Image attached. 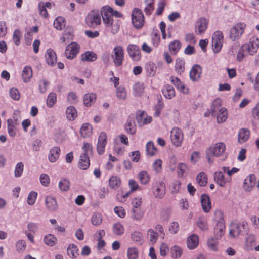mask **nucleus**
<instances>
[{"label": "nucleus", "instance_id": "4468645a", "mask_svg": "<svg viewBox=\"0 0 259 259\" xmlns=\"http://www.w3.org/2000/svg\"><path fill=\"white\" fill-rule=\"evenodd\" d=\"M208 20L204 17L199 18L195 24V31L198 35L203 34L208 28Z\"/></svg>", "mask_w": 259, "mask_h": 259}, {"label": "nucleus", "instance_id": "49530a36", "mask_svg": "<svg viewBox=\"0 0 259 259\" xmlns=\"http://www.w3.org/2000/svg\"><path fill=\"white\" fill-rule=\"evenodd\" d=\"M90 160L89 157L86 156H80L79 162L78 167L82 170H87L90 166Z\"/></svg>", "mask_w": 259, "mask_h": 259}, {"label": "nucleus", "instance_id": "7ed1b4c3", "mask_svg": "<svg viewBox=\"0 0 259 259\" xmlns=\"http://www.w3.org/2000/svg\"><path fill=\"white\" fill-rule=\"evenodd\" d=\"M226 145L224 142H218L212 144L206 150V157L209 164L214 162V157L223 155L226 151Z\"/></svg>", "mask_w": 259, "mask_h": 259}, {"label": "nucleus", "instance_id": "0eeeda50", "mask_svg": "<svg viewBox=\"0 0 259 259\" xmlns=\"http://www.w3.org/2000/svg\"><path fill=\"white\" fill-rule=\"evenodd\" d=\"M246 24L243 22L235 24L230 28L229 37L232 41H236L241 38L246 28Z\"/></svg>", "mask_w": 259, "mask_h": 259}, {"label": "nucleus", "instance_id": "f257e3e1", "mask_svg": "<svg viewBox=\"0 0 259 259\" xmlns=\"http://www.w3.org/2000/svg\"><path fill=\"white\" fill-rule=\"evenodd\" d=\"M259 49V38L253 36L249 40L242 44L236 55V60L239 62L243 61L249 56H254L257 53Z\"/></svg>", "mask_w": 259, "mask_h": 259}, {"label": "nucleus", "instance_id": "393cba45", "mask_svg": "<svg viewBox=\"0 0 259 259\" xmlns=\"http://www.w3.org/2000/svg\"><path fill=\"white\" fill-rule=\"evenodd\" d=\"M199 244V237L197 235L193 234L187 238V246L189 249H195Z\"/></svg>", "mask_w": 259, "mask_h": 259}, {"label": "nucleus", "instance_id": "b1692460", "mask_svg": "<svg viewBox=\"0 0 259 259\" xmlns=\"http://www.w3.org/2000/svg\"><path fill=\"white\" fill-rule=\"evenodd\" d=\"M222 171L215 172L214 175L216 183L221 187H225L227 183L231 182V178H225Z\"/></svg>", "mask_w": 259, "mask_h": 259}, {"label": "nucleus", "instance_id": "0e129e2a", "mask_svg": "<svg viewBox=\"0 0 259 259\" xmlns=\"http://www.w3.org/2000/svg\"><path fill=\"white\" fill-rule=\"evenodd\" d=\"M116 95L120 100H125L126 98L127 94L124 87L120 86L116 89Z\"/></svg>", "mask_w": 259, "mask_h": 259}, {"label": "nucleus", "instance_id": "cd10ccee", "mask_svg": "<svg viewBox=\"0 0 259 259\" xmlns=\"http://www.w3.org/2000/svg\"><path fill=\"white\" fill-rule=\"evenodd\" d=\"M46 60L47 64L50 66H54L57 62V56L54 51L48 49L45 54Z\"/></svg>", "mask_w": 259, "mask_h": 259}, {"label": "nucleus", "instance_id": "37998d69", "mask_svg": "<svg viewBox=\"0 0 259 259\" xmlns=\"http://www.w3.org/2000/svg\"><path fill=\"white\" fill-rule=\"evenodd\" d=\"M70 183L65 178L61 179L58 182V188L61 192H66L70 189Z\"/></svg>", "mask_w": 259, "mask_h": 259}, {"label": "nucleus", "instance_id": "e433bc0d", "mask_svg": "<svg viewBox=\"0 0 259 259\" xmlns=\"http://www.w3.org/2000/svg\"><path fill=\"white\" fill-rule=\"evenodd\" d=\"M162 94L166 98L171 99L175 97V91L171 85L167 84L163 87Z\"/></svg>", "mask_w": 259, "mask_h": 259}, {"label": "nucleus", "instance_id": "4c0bfd02", "mask_svg": "<svg viewBox=\"0 0 259 259\" xmlns=\"http://www.w3.org/2000/svg\"><path fill=\"white\" fill-rule=\"evenodd\" d=\"M44 242L45 244L49 246L53 247L57 244L58 240L55 235L48 234L44 237Z\"/></svg>", "mask_w": 259, "mask_h": 259}, {"label": "nucleus", "instance_id": "423d86ee", "mask_svg": "<svg viewBox=\"0 0 259 259\" xmlns=\"http://www.w3.org/2000/svg\"><path fill=\"white\" fill-rule=\"evenodd\" d=\"M170 138L174 147H180L182 146L184 140L183 132L178 127H174L170 131Z\"/></svg>", "mask_w": 259, "mask_h": 259}, {"label": "nucleus", "instance_id": "e2e57ef3", "mask_svg": "<svg viewBox=\"0 0 259 259\" xmlns=\"http://www.w3.org/2000/svg\"><path fill=\"white\" fill-rule=\"evenodd\" d=\"M127 254L128 259H137L139 255V251L135 247H130L127 249Z\"/></svg>", "mask_w": 259, "mask_h": 259}, {"label": "nucleus", "instance_id": "4be33fe9", "mask_svg": "<svg viewBox=\"0 0 259 259\" xmlns=\"http://www.w3.org/2000/svg\"><path fill=\"white\" fill-rule=\"evenodd\" d=\"M61 150L59 147H53L49 151L48 158L51 163L56 162L59 158Z\"/></svg>", "mask_w": 259, "mask_h": 259}, {"label": "nucleus", "instance_id": "9b49d317", "mask_svg": "<svg viewBox=\"0 0 259 259\" xmlns=\"http://www.w3.org/2000/svg\"><path fill=\"white\" fill-rule=\"evenodd\" d=\"M112 59L115 66H120L122 64L124 59V50L122 47L116 46L113 49Z\"/></svg>", "mask_w": 259, "mask_h": 259}, {"label": "nucleus", "instance_id": "a19ab883", "mask_svg": "<svg viewBox=\"0 0 259 259\" xmlns=\"http://www.w3.org/2000/svg\"><path fill=\"white\" fill-rule=\"evenodd\" d=\"M66 116L68 120H74L77 116V112L74 106H70L66 108Z\"/></svg>", "mask_w": 259, "mask_h": 259}, {"label": "nucleus", "instance_id": "f03ea898", "mask_svg": "<svg viewBox=\"0 0 259 259\" xmlns=\"http://www.w3.org/2000/svg\"><path fill=\"white\" fill-rule=\"evenodd\" d=\"M103 22L106 27L110 28L111 33L116 34L120 28V25L118 21H114L112 15V8L109 6L103 7L101 9Z\"/></svg>", "mask_w": 259, "mask_h": 259}, {"label": "nucleus", "instance_id": "72a5a7b5", "mask_svg": "<svg viewBox=\"0 0 259 259\" xmlns=\"http://www.w3.org/2000/svg\"><path fill=\"white\" fill-rule=\"evenodd\" d=\"M144 212L141 209L131 208V217L135 221L140 222L144 218Z\"/></svg>", "mask_w": 259, "mask_h": 259}, {"label": "nucleus", "instance_id": "a211bd4d", "mask_svg": "<svg viewBox=\"0 0 259 259\" xmlns=\"http://www.w3.org/2000/svg\"><path fill=\"white\" fill-rule=\"evenodd\" d=\"M127 53L134 61H138L141 57V51L138 46L134 44H130L127 48Z\"/></svg>", "mask_w": 259, "mask_h": 259}, {"label": "nucleus", "instance_id": "603ef678", "mask_svg": "<svg viewBox=\"0 0 259 259\" xmlns=\"http://www.w3.org/2000/svg\"><path fill=\"white\" fill-rule=\"evenodd\" d=\"M57 101V95L54 92L50 93L47 98V105L48 107L51 108L54 106Z\"/></svg>", "mask_w": 259, "mask_h": 259}, {"label": "nucleus", "instance_id": "f704fd0d", "mask_svg": "<svg viewBox=\"0 0 259 259\" xmlns=\"http://www.w3.org/2000/svg\"><path fill=\"white\" fill-rule=\"evenodd\" d=\"M171 256L174 259H178L182 257L183 254V249L182 247L175 245L170 249Z\"/></svg>", "mask_w": 259, "mask_h": 259}, {"label": "nucleus", "instance_id": "5fc2aeb1", "mask_svg": "<svg viewBox=\"0 0 259 259\" xmlns=\"http://www.w3.org/2000/svg\"><path fill=\"white\" fill-rule=\"evenodd\" d=\"M155 0H145V7L144 11L147 15H150L154 10V3Z\"/></svg>", "mask_w": 259, "mask_h": 259}, {"label": "nucleus", "instance_id": "2f4dec72", "mask_svg": "<svg viewBox=\"0 0 259 259\" xmlns=\"http://www.w3.org/2000/svg\"><path fill=\"white\" fill-rule=\"evenodd\" d=\"M249 137L250 131L246 128H241L238 132V142L239 143H243L249 139Z\"/></svg>", "mask_w": 259, "mask_h": 259}, {"label": "nucleus", "instance_id": "ea45409f", "mask_svg": "<svg viewBox=\"0 0 259 259\" xmlns=\"http://www.w3.org/2000/svg\"><path fill=\"white\" fill-rule=\"evenodd\" d=\"M138 179L142 185H147L150 180V176L149 174L145 170L140 171L137 176Z\"/></svg>", "mask_w": 259, "mask_h": 259}, {"label": "nucleus", "instance_id": "338daca9", "mask_svg": "<svg viewBox=\"0 0 259 259\" xmlns=\"http://www.w3.org/2000/svg\"><path fill=\"white\" fill-rule=\"evenodd\" d=\"M159 254L162 257L166 256L169 250L168 244L165 242H162L159 246Z\"/></svg>", "mask_w": 259, "mask_h": 259}, {"label": "nucleus", "instance_id": "dca6fc26", "mask_svg": "<svg viewBox=\"0 0 259 259\" xmlns=\"http://www.w3.org/2000/svg\"><path fill=\"white\" fill-rule=\"evenodd\" d=\"M136 120L140 127L150 123L152 121L151 116L143 111H138L136 114Z\"/></svg>", "mask_w": 259, "mask_h": 259}, {"label": "nucleus", "instance_id": "a18cd8bd", "mask_svg": "<svg viewBox=\"0 0 259 259\" xmlns=\"http://www.w3.org/2000/svg\"><path fill=\"white\" fill-rule=\"evenodd\" d=\"M81 57L82 61L87 62H93L97 58L96 54L91 51L84 52L81 55Z\"/></svg>", "mask_w": 259, "mask_h": 259}, {"label": "nucleus", "instance_id": "aec40b11", "mask_svg": "<svg viewBox=\"0 0 259 259\" xmlns=\"http://www.w3.org/2000/svg\"><path fill=\"white\" fill-rule=\"evenodd\" d=\"M45 205L47 210L50 212L55 211L58 207L56 198L51 195L46 196Z\"/></svg>", "mask_w": 259, "mask_h": 259}, {"label": "nucleus", "instance_id": "774afa93", "mask_svg": "<svg viewBox=\"0 0 259 259\" xmlns=\"http://www.w3.org/2000/svg\"><path fill=\"white\" fill-rule=\"evenodd\" d=\"M201 158V154L199 151H193L190 155V162L193 164H195L200 161Z\"/></svg>", "mask_w": 259, "mask_h": 259}, {"label": "nucleus", "instance_id": "412c9836", "mask_svg": "<svg viewBox=\"0 0 259 259\" xmlns=\"http://www.w3.org/2000/svg\"><path fill=\"white\" fill-rule=\"evenodd\" d=\"M38 229L37 224L33 222H30L27 225V231H25V234L28 240L32 243L34 241V234L37 232Z\"/></svg>", "mask_w": 259, "mask_h": 259}, {"label": "nucleus", "instance_id": "2eb2a0df", "mask_svg": "<svg viewBox=\"0 0 259 259\" xmlns=\"http://www.w3.org/2000/svg\"><path fill=\"white\" fill-rule=\"evenodd\" d=\"M152 193L156 198H162L165 194V188L164 182L161 181L156 182L152 186Z\"/></svg>", "mask_w": 259, "mask_h": 259}, {"label": "nucleus", "instance_id": "4d7b16f0", "mask_svg": "<svg viewBox=\"0 0 259 259\" xmlns=\"http://www.w3.org/2000/svg\"><path fill=\"white\" fill-rule=\"evenodd\" d=\"M92 146L91 144L84 142L82 147V154L80 156H89L92 153Z\"/></svg>", "mask_w": 259, "mask_h": 259}, {"label": "nucleus", "instance_id": "f3484780", "mask_svg": "<svg viewBox=\"0 0 259 259\" xmlns=\"http://www.w3.org/2000/svg\"><path fill=\"white\" fill-rule=\"evenodd\" d=\"M246 226V223L241 222L233 223L231 225L229 231V235L232 237H236L243 232Z\"/></svg>", "mask_w": 259, "mask_h": 259}, {"label": "nucleus", "instance_id": "8fccbe9b", "mask_svg": "<svg viewBox=\"0 0 259 259\" xmlns=\"http://www.w3.org/2000/svg\"><path fill=\"white\" fill-rule=\"evenodd\" d=\"M196 226L202 231H206L208 229L207 219L203 217H200L198 219Z\"/></svg>", "mask_w": 259, "mask_h": 259}, {"label": "nucleus", "instance_id": "f8f14e48", "mask_svg": "<svg viewBox=\"0 0 259 259\" xmlns=\"http://www.w3.org/2000/svg\"><path fill=\"white\" fill-rule=\"evenodd\" d=\"M80 50V46L75 42H71L68 45L65 50V57L70 60L74 59Z\"/></svg>", "mask_w": 259, "mask_h": 259}, {"label": "nucleus", "instance_id": "c03bdc74", "mask_svg": "<svg viewBox=\"0 0 259 259\" xmlns=\"http://www.w3.org/2000/svg\"><path fill=\"white\" fill-rule=\"evenodd\" d=\"M256 238L253 235H249L246 238L244 247L246 249L252 250L255 245Z\"/></svg>", "mask_w": 259, "mask_h": 259}, {"label": "nucleus", "instance_id": "20e7f679", "mask_svg": "<svg viewBox=\"0 0 259 259\" xmlns=\"http://www.w3.org/2000/svg\"><path fill=\"white\" fill-rule=\"evenodd\" d=\"M211 114L216 118L218 123H222L226 121L228 118V111L222 106L221 99L217 98L213 101L211 107Z\"/></svg>", "mask_w": 259, "mask_h": 259}, {"label": "nucleus", "instance_id": "de8ad7c7", "mask_svg": "<svg viewBox=\"0 0 259 259\" xmlns=\"http://www.w3.org/2000/svg\"><path fill=\"white\" fill-rule=\"evenodd\" d=\"M144 85L143 83L137 82L133 87L134 94L135 96L141 97L143 95L144 92Z\"/></svg>", "mask_w": 259, "mask_h": 259}, {"label": "nucleus", "instance_id": "c85d7f7f", "mask_svg": "<svg viewBox=\"0 0 259 259\" xmlns=\"http://www.w3.org/2000/svg\"><path fill=\"white\" fill-rule=\"evenodd\" d=\"M93 127L88 123H84L80 128V134L82 137L88 138L92 136Z\"/></svg>", "mask_w": 259, "mask_h": 259}, {"label": "nucleus", "instance_id": "7c9ffc66", "mask_svg": "<svg viewBox=\"0 0 259 259\" xmlns=\"http://www.w3.org/2000/svg\"><path fill=\"white\" fill-rule=\"evenodd\" d=\"M201 203L203 210L208 212L211 209V203L209 197L207 195H202L201 197Z\"/></svg>", "mask_w": 259, "mask_h": 259}, {"label": "nucleus", "instance_id": "09e8293b", "mask_svg": "<svg viewBox=\"0 0 259 259\" xmlns=\"http://www.w3.org/2000/svg\"><path fill=\"white\" fill-rule=\"evenodd\" d=\"M113 232L117 236H121L124 233V226L119 222L114 223L112 226Z\"/></svg>", "mask_w": 259, "mask_h": 259}, {"label": "nucleus", "instance_id": "79ce46f5", "mask_svg": "<svg viewBox=\"0 0 259 259\" xmlns=\"http://www.w3.org/2000/svg\"><path fill=\"white\" fill-rule=\"evenodd\" d=\"M124 129L126 132L131 135H134L136 132V125L133 119H128L125 124Z\"/></svg>", "mask_w": 259, "mask_h": 259}, {"label": "nucleus", "instance_id": "bb28decb", "mask_svg": "<svg viewBox=\"0 0 259 259\" xmlns=\"http://www.w3.org/2000/svg\"><path fill=\"white\" fill-rule=\"evenodd\" d=\"M201 67L198 65H195L190 71V79L194 81H198L201 77Z\"/></svg>", "mask_w": 259, "mask_h": 259}, {"label": "nucleus", "instance_id": "3c124183", "mask_svg": "<svg viewBox=\"0 0 259 259\" xmlns=\"http://www.w3.org/2000/svg\"><path fill=\"white\" fill-rule=\"evenodd\" d=\"M26 248V242L25 240L21 239L17 241L15 243L16 251L19 253L25 252Z\"/></svg>", "mask_w": 259, "mask_h": 259}, {"label": "nucleus", "instance_id": "bf43d9fd", "mask_svg": "<svg viewBox=\"0 0 259 259\" xmlns=\"http://www.w3.org/2000/svg\"><path fill=\"white\" fill-rule=\"evenodd\" d=\"M162 161L160 159H156L152 163V169L156 174H159L162 169Z\"/></svg>", "mask_w": 259, "mask_h": 259}, {"label": "nucleus", "instance_id": "69168bd1", "mask_svg": "<svg viewBox=\"0 0 259 259\" xmlns=\"http://www.w3.org/2000/svg\"><path fill=\"white\" fill-rule=\"evenodd\" d=\"M146 152L149 156H153L157 153V149L155 147L154 144L151 141H149L146 145Z\"/></svg>", "mask_w": 259, "mask_h": 259}, {"label": "nucleus", "instance_id": "864d4df0", "mask_svg": "<svg viewBox=\"0 0 259 259\" xmlns=\"http://www.w3.org/2000/svg\"><path fill=\"white\" fill-rule=\"evenodd\" d=\"M53 25L54 28L57 30H61L63 29L65 26L64 18L62 17H57L54 21Z\"/></svg>", "mask_w": 259, "mask_h": 259}, {"label": "nucleus", "instance_id": "6e6552de", "mask_svg": "<svg viewBox=\"0 0 259 259\" xmlns=\"http://www.w3.org/2000/svg\"><path fill=\"white\" fill-rule=\"evenodd\" d=\"M214 219L217 222L214 233L217 236L221 237L224 234L225 228L223 212L220 210L215 211Z\"/></svg>", "mask_w": 259, "mask_h": 259}, {"label": "nucleus", "instance_id": "9d476101", "mask_svg": "<svg viewBox=\"0 0 259 259\" xmlns=\"http://www.w3.org/2000/svg\"><path fill=\"white\" fill-rule=\"evenodd\" d=\"M101 19L100 14L97 11H92L85 18L86 24L91 27H95L100 24Z\"/></svg>", "mask_w": 259, "mask_h": 259}, {"label": "nucleus", "instance_id": "c756f323", "mask_svg": "<svg viewBox=\"0 0 259 259\" xmlns=\"http://www.w3.org/2000/svg\"><path fill=\"white\" fill-rule=\"evenodd\" d=\"M33 73L31 67L29 66H25L22 71L21 76L25 83H28L32 77Z\"/></svg>", "mask_w": 259, "mask_h": 259}, {"label": "nucleus", "instance_id": "58836bf2", "mask_svg": "<svg viewBox=\"0 0 259 259\" xmlns=\"http://www.w3.org/2000/svg\"><path fill=\"white\" fill-rule=\"evenodd\" d=\"M188 166L184 162H179L177 165V175L179 178H184L187 175Z\"/></svg>", "mask_w": 259, "mask_h": 259}, {"label": "nucleus", "instance_id": "a878e982", "mask_svg": "<svg viewBox=\"0 0 259 259\" xmlns=\"http://www.w3.org/2000/svg\"><path fill=\"white\" fill-rule=\"evenodd\" d=\"M97 95L94 93H88L83 97V104L87 107L92 106L96 101Z\"/></svg>", "mask_w": 259, "mask_h": 259}, {"label": "nucleus", "instance_id": "6e6d98bb", "mask_svg": "<svg viewBox=\"0 0 259 259\" xmlns=\"http://www.w3.org/2000/svg\"><path fill=\"white\" fill-rule=\"evenodd\" d=\"M38 194L36 192L32 191L30 192L27 197V203L29 206H33L36 202Z\"/></svg>", "mask_w": 259, "mask_h": 259}, {"label": "nucleus", "instance_id": "052dcab7", "mask_svg": "<svg viewBox=\"0 0 259 259\" xmlns=\"http://www.w3.org/2000/svg\"><path fill=\"white\" fill-rule=\"evenodd\" d=\"M73 35L72 31L69 30H66L63 34L62 36L60 38V41L62 43H66L69 42L72 39Z\"/></svg>", "mask_w": 259, "mask_h": 259}, {"label": "nucleus", "instance_id": "ddd939ff", "mask_svg": "<svg viewBox=\"0 0 259 259\" xmlns=\"http://www.w3.org/2000/svg\"><path fill=\"white\" fill-rule=\"evenodd\" d=\"M256 184V177L254 174L247 176L243 181L242 188L244 191L250 192L253 190Z\"/></svg>", "mask_w": 259, "mask_h": 259}, {"label": "nucleus", "instance_id": "473e14b6", "mask_svg": "<svg viewBox=\"0 0 259 259\" xmlns=\"http://www.w3.org/2000/svg\"><path fill=\"white\" fill-rule=\"evenodd\" d=\"M79 250L77 246L73 244L70 243L67 248V255L71 258H76L79 255Z\"/></svg>", "mask_w": 259, "mask_h": 259}, {"label": "nucleus", "instance_id": "1a4fd4ad", "mask_svg": "<svg viewBox=\"0 0 259 259\" xmlns=\"http://www.w3.org/2000/svg\"><path fill=\"white\" fill-rule=\"evenodd\" d=\"M224 42V36L220 31H215L212 35L211 47L213 52L218 53L220 52Z\"/></svg>", "mask_w": 259, "mask_h": 259}, {"label": "nucleus", "instance_id": "c9c22d12", "mask_svg": "<svg viewBox=\"0 0 259 259\" xmlns=\"http://www.w3.org/2000/svg\"><path fill=\"white\" fill-rule=\"evenodd\" d=\"M121 184L120 178L117 176H113L109 180L108 185L112 189H117Z\"/></svg>", "mask_w": 259, "mask_h": 259}, {"label": "nucleus", "instance_id": "680f3d73", "mask_svg": "<svg viewBox=\"0 0 259 259\" xmlns=\"http://www.w3.org/2000/svg\"><path fill=\"white\" fill-rule=\"evenodd\" d=\"M24 165L22 162L17 163L14 170V176L16 178L20 177L23 172Z\"/></svg>", "mask_w": 259, "mask_h": 259}, {"label": "nucleus", "instance_id": "13d9d810", "mask_svg": "<svg viewBox=\"0 0 259 259\" xmlns=\"http://www.w3.org/2000/svg\"><path fill=\"white\" fill-rule=\"evenodd\" d=\"M147 236L151 244H155L158 239L157 233L153 229H149L147 231Z\"/></svg>", "mask_w": 259, "mask_h": 259}, {"label": "nucleus", "instance_id": "39448f33", "mask_svg": "<svg viewBox=\"0 0 259 259\" xmlns=\"http://www.w3.org/2000/svg\"><path fill=\"white\" fill-rule=\"evenodd\" d=\"M132 23L133 27L137 29L141 28L144 25L145 19L142 11L135 8L131 14Z\"/></svg>", "mask_w": 259, "mask_h": 259}, {"label": "nucleus", "instance_id": "5701e85b", "mask_svg": "<svg viewBox=\"0 0 259 259\" xmlns=\"http://www.w3.org/2000/svg\"><path fill=\"white\" fill-rule=\"evenodd\" d=\"M7 122L8 132L10 136L14 137L16 135L17 127L19 125L17 119H8Z\"/></svg>", "mask_w": 259, "mask_h": 259}, {"label": "nucleus", "instance_id": "6ab92c4d", "mask_svg": "<svg viewBox=\"0 0 259 259\" xmlns=\"http://www.w3.org/2000/svg\"><path fill=\"white\" fill-rule=\"evenodd\" d=\"M107 143V135L105 132H101L98 137L97 145V150L99 155H102L105 150V147Z\"/></svg>", "mask_w": 259, "mask_h": 259}]
</instances>
